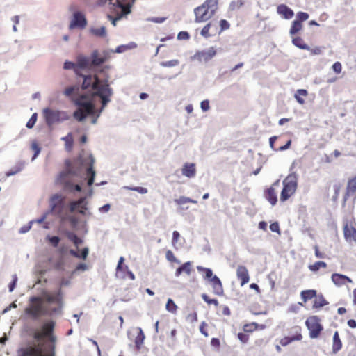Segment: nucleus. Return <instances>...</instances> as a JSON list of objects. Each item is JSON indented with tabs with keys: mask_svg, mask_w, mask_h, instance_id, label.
I'll list each match as a JSON object with an SVG mask.
<instances>
[{
	"mask_svg": "<svg viewBox=\"0 0 356 356\" xmlns=\"http://www.w3.org/2000/svg\"><path fill=\"white\" fill-rule=\"evenodd\" d=\"M81 90L76 86L67 88L63 94L78 107L73 117L83 122L87 117L96 124L106 105L111 102L113 90L108 84V76L101 81L97 74L83 75Z\"/></svg>",
	"mask_w": 356,
	"mask_h": 356,
	"instance_id": "nucleus-1",
	"label": "nucleus"
},
{
	"mask_svg": "<svg viewBox=\"0 0 356 356\" xmlns=\"http://www.w3.org/2000/svg\"><path fill=\"white\" fill-rule=\"evenodd\" d=\"M95 159L92 154H81L73 166L67 165V168L62 172L59 178L65 180L69 177H80L88 179V185L91 186L95 179V171L93 170Z\"/></svg>",
	"mask_w": 356,
	"mask_h": 356,
	"instance_id": "nucleus-2",
	"label": "nucleus"
},
{
	"mask_svg": "<svg viewBox=\"0 0 356 356\" xmlns=\"http://www.w3.org/2000/svg\"><path fill=\"white\" fill-rule=\"evenodd\" d=\"M78 65L81 70H92L105 63V59L102 57L101 53L97 50H93L90 56L79 54L77 56Z\"/></svg>",
	"mask_w": 356,
	"mask_h": 356,
	"instance_id": "nucleus-3",
	"label": "nucleus"
},
{
	"mask_svg": "<svg viewBox=\"0 0 356 356\" xmlns=\"http://www.w3.org/2000/svg\"><path fill=\"white\" fill-rule=\"evenodd\" d=\"M298 175L296 172L289 174L282 181L283 188L280 193V201L284 202L291 197L298 188Z\"/></svg>",
	"mask_w": 356,
	"mask_h": 356,
	"instance_id": "nucleus-4",
	"label": "nucleus"
},
{
	"mask_svg": "<svg viewBox=\"0 0 356 356\" xmlns=\"http://www.w3.org/2000/svg\"><path fill=\"white\" fill-rule=\"evenodd\" d=\"M218 9V1H204L194 10L195 22L200 23L209 20Z\"/></svg>",
	"mask_w": 356,
	"mask_h": 356,
	"instance_id": "nucleus-5",
	"label": "nucleus"
},
{
	"mask_svg": "<svg viewBox=\"0 0 356 356\" xmlns=\"http://www.w3.org/2000/svg\"><path fill=\"white\" fill-rule=\"evenodd\" d=\"M24 312L33 319H38L42 315L49 314V309L43 306L42 299L38 297L30 298V304Z\"/></svg>",
	"mask_w": 356,
	"mask_h": 356,
	"instance_id": "nucleus-6",
	"label": "nucleus"
},
{
	"mask_svg": "<svg viewBox=\"0 0 356 356\" xmlns=\"http://www.w3.org/2000/svg\"><path fill=\"white\" fill-rule=\"evenodd\" d=\"M123 2L124 1H115L113 3H111L110 9L116 16L112 17L111 15H108V17L111 21V24L113 26H116L118 21L131 13L132 4L129 3L124 4Z\"/></svg>",
	"mask_w": 356,
	"mask_h": 356,
	"instance_id": "nucleus-7",
	"label": "nucleus"
},
{
	"mask_svg": "<svg viewBox=\"0 0 356 356\" xmlns=\"http://www.w3.org/2000/svg\"><path fill=\"white\" fill-rule=\"evenodd\" d=\"M42 115L48 126H51L67 119V115L65 112L50 108H44Z\"/></svg>",
	"mask_w": 356,
	"mask_h": 356,
	"instance_id": "nucleus-8",
	"label": "nucleus"
},
{
	"mask_svg": "<svg viewBox=\"0 0 356 356\" xmlns=\"http://www.w3.org/2000/svg\"><path fill=\"white\" fill-rule=\"evenodd\" d=\"M42 299L49 305H56V307H54L51 309V311H49V314L60 313L63 307L62 294L60 290L55 293L43 292Z\"/></svg>",
	"mask_w": 356,
	"mask_h": 356,
	"instance_id": "nucleus-9",
	"label": "nucleus"
},
{
	"mask_svg": "<svg viewBox=\"0 0 356 356\" xmlns=\"http://www.w3.org/2000/svg\"><path fill=\"white\" fill-rule=\"evenodd\" d=\"M216 54V47H210L208 49L196 51L190 58L191 60H197L200 63L205 64L211 60Z\"/></svg>",
	"mask_w": 356,
	"mask_h": 356,
	"instance_id": "nucleus-10",
	"label": "nucleus"
},
{
	"mask_svg": "<svg viewBox=\"0 0 356 356\" xmlns=\"http://www.w3.org/2000/svg\"><path fill=\"white\" fill-rule=\"evenodd\" d=\"M49 349V353H44L40 346H29L22 349L19 356H55V346H50Z\"/></svg>",
	"mask_w": 356,
	"mask_h": 356,
	"instance_id": "nucleus-11",
	"label": "nucleus"
},
{
	"mask_svg": "<svg viewBox=\"0 0 356 356\" xmlns=\"http://www.w3.org/2000/svg\"><path fill=\"white\" fill-rule=\"evenodd\" d=\"M305 325L309 330V337L312 339L317 338L322 330V327L319 323L318 318L315 316H311L307 318Z\"/></svg>",
	"mask_w": 356,
	"mask_h": 356,
	"instance_id": "nucleus-12",
	"label": "nucleus"
},
{
	"mask_svg": "<svg viewBox=\"0 0 356 356\" xmlns=\"http://www.w3.org/2000/svg\"><path fill=\"white\" fill-rule=\"evenodd\" d=\"M86 24L87 21L84 14L79 10H75L73 13L72 17L69 25V29L70 30L77 27L83 29Z\"/></svg>",
	"mask_w": 356,
	"mask_h": 356,
	"instance_id": "nucleus-13",
	"label": "nucleus"
},
{
	"mask_svg": "<svg viewBox=\"0 0 356 356\" xmlns=\"http://www.w3.org/2000/svg\"><path fill=\"white\" fill-rule=\"evenodd\" d=\"M343 235L345 240L349 243L356 242V229L352 224L346 222L343 225Z\"/></svg>",
	"mask_w": 356,
	"mask_h": 356,
	"instance_id": "nucleus-14",
	"label": "nucleus"
},
{
	"mask_svg": "<svg viewBox=\"0 0 356 356\" xmlns=\"http://www.w3.org/2000/svg\"><path fill=\"white\" fill-rule=\"evenodd\" d=\"M279 180L275 181L270 188H268L265 193V197L270 202L272 206H275L277 203V193L275 191V187L279 186Z\"/></svg>",
	"mask_w": 356,
	"mask_h": 356,
	"instance_id": "nucleus-15",
	"label": "nucleus"
},
{
	"mask_svg": "<svg viewBox=\"0 0 356 356\" xmlns=\"http://www.w3.org/2000/svg\"><path fill=\"white\" fill-rule=\"evenodd\" d=\"M236 277L241 281V286H243L250 281V275L248 268L243 265H239L236 268Z\"/></svg>",
	"mask_w": 356,
	"mask_h": 356,
	"instance_id": "nucleus-16",
	"label": "nucleus"
},
{
	"mask_svg": "<svg viewBox=\"0 0 356 356\" xmlns=\"http://www.w3.org/2000/svg\"><path fill=\"white\" fill-rule=\"evenodd\" d=\"M181 174L183 176L192 179L196 175V166L193 163H185L181 168Z\"/></svg>",
	"mask_w": 356,
	"mask_h": 356,
	"instance_id": "nucleus-17",
	"label": "nucleus"
},
{
	"mask_svg": "<svg viewBox=\"0 0 356 356\" xmlns=\"http://www.w3.org/2000/svg\"><path fill=\"white\" fill-rule=\"evenodd\" d=\"M86 197H81L78 200H74L70 202V211L71 213H74L80 208L88 209V202L86 200Z\"/></svg>",
	"mask_w": 356,
	"mask_h": 356,
	"instance_id": "nucleus-18",
	"label": "nucleus"
},
{
	"mask_svg": "<svg viewBox=\"0 0 356 356\" xmlns=\"http://www.w3.org/2000/svg\"><path fill=\"white\" fill-rule=\"evenodd\" d=\"M209 282L211 284L213 293L217 296H222L224 293L222 284L219 279V277L216 275L212 278Z\"/></svg>",
	"mask_w": 356,
	"mask_h": 356,
	"instance_id": "nucleus-19",
	"label": "nucleus"
},
{
	"mask_svg": "<svg viewBox=\"0 0 356 356\" xmlns=\"http://www.w3.org/2000/svg\"><path fill=\"white\" fill-rule=\"evenodd\" d=\"M296 330V335L293 336V337H284L283 339H282L280 341V343L281 346H286L287 345H289V343H291V342L294 341H300L302 340V334H300V328L298 327H296L295 328Z\"/></svg>",
	"mask_w": 356,
	"mask_h": 356,
	"instance_id": "nucleus-20",
	"label": "nucleus"
},
{
	"mask_svg": "<svg viewBox=\"0 0 356 356\" xmlns=\"http://www.w3.org/2000/svg\"><path fill=\"white\" fill-rule=\"evenodd\" d=\"M331 279L333 283L337 286L344 285L346 284V281H347L349 283L353 282L352 280L350 277L339 273L332 274Z\"/></svg>",
	"mask_w": 356,
	"mask_h": 356,
	"instance_id": "nucleus-21",
	"label": "nucleus"
},
{
	"mask_svg": "<svg viewBox=\"0 0 356 356\" xmlns=\"http://www.w3.org/2000/svg\"><path fill=\"white\" fill-rule=\"evenodd\" d=\"M277 13L285 19H290L293 17L294 13L288 6L284 4L279 5L277 8Z\"/></svg>",
	"mask_w": 356,
	"mask_h": 356,
	"instance_id": "nucleus-22",
	"label": "nucleus"
},
{
	"mask_svg": "<svg viewBox=\"0 0 356 356\" xmlns=\"http://www.w3.org/2000/svg\"><path fill=\"white\" fill-rule=\"evenodd\" d=\"M216 24H213L211 22L208 23L202 28L200 34L205 38H210L216 34Z\"/></svg>",
	"mask_w": 356,
	"mask_h": 356,
	"instance_id": "nucleus-23",
	"label": "nucleus"
},
{
	"mask_svg": "<svg viewBox=\"0 0 356 356\" xmlns=\"http://www.w3.org/2000/svg\"><path fill=\"white\" fill-rule=\"evenodd\" d=\"M137 47V44L134 42H131L126 44H122L116 47L115 49H111V53L122 54L129 50L134 49Z\"/></svg>",
	"mask_w": 356,
	"mask_h": 356,
	"instance_id": "nucleus-24",
	"label": "nucleus"
},
{
	"mask_svg": "<svg viewBox=\"0 0 356 356\" xmlns=\"http://www.w3.org/2000/svg\"><path fill=\"white\" fill-rule=\"evenodd\" d=\"M89 31L92 35L96 37L106 38L107 36L106 29L104 26L90 27Z\"/></svg>",
	"mask_w": 356,
	"mask_h": 356,
	"instance_id": "nucleus-25",
	"label": "nucleus"
},
{
	"mask_svg": "<svg viewBox=\"0 0 356 356\" xmlns=\"http://www.w3.org/2000/svg\"><path fill=\"white\" fill-rule=\"evenodd\" d=\"M63 204V197L60 195L55 194L54 195L50 200L49 206L51 212L55 210L57 207H60Z\"/></svg>",
	"mask_w": 356,
	"mask_h": 356,
	"instance_id": "nucleus-26",
	"label": "nucleus"
},
{
	"mask_svg": "<svg viewBox=\"0 0 356 356\" xmlns=\"http://www.w3.org/2000/svg\"><path fill=\"white\" fill-rule=\"evenodd\" d=\"M65 143V149L67 152H71L73 148L74 138L72 133H69L67 136L60 138Z\"/></svg>",
	"mask_w": 356,
	"mask_h": 356,
	"instance_id": "nucleus-27",
	"label": "nucleus"
},
{
	"mask_svg": "<svg viewBox=\"0 0 356 356\" xmlns=\"http://www.w3.org/2000/svg\"><path fill=\"white\" fill-rule=\"evenodd\" d=\"M174 202L179 206L181 207V209H188V207H184V204L186 203L197 204V202L186 196H180L179 198L175 199Z\"/></svg>",
	"mask_w": 356,
	"mask_h": 356,
	"instance_id": "nucleus-28",
	"label": "nucleus"
},
{
	"mask_svg": "<svg viewBox=\"0 0 356 356\" xmlns=\"http://www.w3.org/2000/svg\"><path fill=\"white\" fill-rule=\"evenodd\" d=\"M292 44L297 48L302 50H310V47L304 42L302 38L295 37L292 38Z\"/></svg>",
	"mask_w": 356,
	"mask_h": 356,
	"instance_id": "nucleus-29",
	"label": "nucleus"
},
{
	"mask_svg": "<svg viewBox=\"0 0 356 356\" xmlns=\"http://www.w3.org/2000/svg\"><path fill=\"white\" fill-rule=\"evenodd\" d=\"M308 95V92L305 89H298L296 90L294 98L297 101V102L301 105L305 104L304 97H307Z\"/></svg>",
	"mask_w": 356,
	"mask_h": 356,
	"instance_id": "nucleus-30",
	"label": "nucleus"
},
{
	"mask_svg": "<svg viewBox=\"0 0 356 356\" xmlns=\"http://www.w3.org/2000/svg\"><path fill=\"white\" fill-rule=\"evenodd\" d=\"M197 270L199 273H204V279L208 280L209 282L211 281L212 278L214 277L213 271L211 268L198 266H197Z\"/></svg>",
	"mask_w": 356,
	"mask_h": 356,
	"instance_id": "nucleus-31",
	"label": "nucleus"
},
{
	"mask_svg": "<svg viewBox=\"0 0 356 356\" xmlns=\"http://www.w3.org/2000/svg\"><path fill=\"white\" fill-rule=\"evenodd\" d=\"M342 343L339 338L338 332H335L333 336L332 351L334 353H337L341 349Z\"/></svg>",
	"mask_w": 356,
	"mask_h": 356,
	"instance_id": "nucleus-32",
	"label": "nucleus"
},
{
	"mask_svg": "<svg viewBox=\"0 0 356 356\" xmlns=\"http://www.w3.org/2000/svg\"><path fill=\"white\" fill-rule=\"evenodd\" d=\"M60 220H61V221H64L65 220H67L70 222V223L71 225V227L73 229H79V220L75 216L69 215V216H67L66 217H61Z\"/></svg>",
	"mask_w": 356,
	"mask_h": 356,
	"instance_id": "nucleus-33",
	"label": "nucleus"
},
{
	"mask_svg": "<svg viewBox=\"0 0 356 356\" xmlns=\"http://www.w3.org/2000/svg\"><path fill=\"white\" fill-rule=\"evenodd\" d=\"M302 29V23L298 20H294L292 22L291 26L289 30V34L294 35L298 33Z\"/></svg>",
	"mask_w": 356,
	"mask_h": 356,
	"instance_id": "nucleus-34",
	"label": "nucleus"
},
{
	"mask_svg": "<svg viewBox=\"0 0 356 356\" xmlns=\"http://www.w3.org/2000/svg\"><path fill=\"white\" fill-rule=\"evenodd\" d=\"M31 149L34 152L31 161H34L41 152V147L36 140H33L31 144Z\"/></svg>",
	"mask_w": 356,
	"mask_h": 356,
	"instance_id": "nucleus-35",
	"label": "nucleus"
},
{
	"mask_svg": "<svg viewBox=\"0 0 356 356\" xmlns=\"http://www.w3.org/2000/svg\"><path fill=\"white\" fill-rule=\"evenodd\" d=\"M316 292L315 290H305L302 291L300 293L301 298L305 302L308 300H311L316 296Z\"/></svg>",
	"mask_w": 356,
	"mask_h": 356,
	"instance_id": "nucleus-36",
	"label": "nucleus"
},
{
	"mask_svg": "<svg viewBox=\"0 0 356 356\" xmlns=\"http://www.w3.org/2000/svg\"><path fill=\"white\" fill-rule=\"evenodd\" d=\"M138 334L135 339V345L138 349H140L145 339V334L141 328H138Z\"/></svg>",
	"mask_w": 356,
	"mask_h": 356,
	"instance_id": "nucleus-37",
	"label": "nucleus"
},
{
	"mask_svg": "<svg viewBox=\"0 0 356 356\" xmlns=\"http://www.w3.org/2000/svg\"><path fill=\"white\" fill-rule=\"evenodd\" d=\"M65 188L66 190L70 191V192H80L81 191V184H74L72 183L66 181Z\"/></svg>",
	"mask_w": 356,
	"mask_h": 356,
	"instance_id": "nucleus-38",
	"label": "nucleus"
},
{
	"mask_svg": "<svg viewBox=\"0 0 356 356\" xmlns=\"http://www.w3.org/2000/svg\"><path fill=\"white\" fill-rule=\"evenodd\" d=\"M63 67L65 70H73L76 74H78L79 70L81 69L78 65L77 61L76 62V63L70 61H65L64 63Z\"/></svg>",
	"mask_w": 356,
	"mask_h": 356,
	"instance_id": "nucleus-39",
	"label": "nucleus"
},
{
	"mask_svg": "<svg viewBox=\"0 0 356 356\" xmlns=\"http://www.w3.org/2000/svg\"><path fill=\"white\" fill-rule=\"evenodd\" d=\"M328 304V302L325 300V298L322 296H318L316 298L314 302V307L320 308L323 306H325Z\"/></svg>",
	"mask_w": 356,
	"mask_h": 356,
	"instance_id": "nucleus-40",
	"label": "nucleus"
},
{
	"mask_svg": "<svg viewBox=\"0 0 356 356\" xmlns=\"http://www.w3.org/2000/svg\"><path fill=\"white\" fill-rule=\"evenodd\" d=\"M165 309L168 312L175 314L177 309V306L171 298H168L165 305Z\"/></svg>",
	"mask_w": 356,
	"mask_h": 356,
	"instance_id": "nucleus-41",
	"label": "nucleus"
},
{
	"mask_svg": "<svg viewBox=\"0 0 356 356\" xmlns=\"http://www.w3.org/2000/svg\"><path fill=\"white\" fill-rule=\"evenodd\" d=\"M123 188L126 189V190L136 191V192H138V193L143 194V195L148 193L147 188H146L145 187H142V186L131 187V186H124Z\"/></svg>",
	"mask_w": 356,
	"mask_h": 356,
	"instance_id": "nucleus-42",
	"label": "nucleus"
},
{
	"mask_svg": "<svg viewBox=\"0 0 356 356\" xmlns=\"http://www.w3.org/2000/svg\"><path fill=\"white\" fill-rule=\"evenodd\" d=\"M356 191V176L350 179L347 184V193H353Z\"/></svg>",
	"mask_w": 356,
	"mask_h": 356,
	"instance_id": "nucleus-43",
	"label": "nucleus"
},
{
	"mask_svg": "<svg viewBox=\"0 0 356 356\" xmlns=\"http://www.w3.org/2000/svg\"><path fill=\"white\" fill-rule=\"evenodd\" d=\"M327 264L324 261H317L312 265L309 266V268L311 271L316 272L318 270L321 268H325Z\"/></svg>",
	"mask_w": 356,
	"mask_h": 356,
	"instance_id": "nucleus-44",
	"label": "nucleus"
},
{
	"mask_svg": "<svg viewBox=\"0 0 356 356\" xmlns=\"http://www.w3.org/2000/svg\"><path fill=\"white\" fill-rule=\"evenodd\" d=\"M54 327V323L53 321L48 322L43 326V332L45 335H49V334H51Z\"/></svg>",
	"mask_w": 356,
	"mask_h": 356,
	"instance_id": "nucleus-45",
	"label": "nucleus"
},
{
	"mask_svg": "<svg viewBox=\"0 0 356 356\" xmlns=\"http://www.w3.org/2000/svg\"><path fill=\"white\" fill-rule=\"evenodd\" d=\"M180 238V234L177 231H174L172 232V247L177 250L178 249V242Z\"/></svg>",
	"mask_w": 356,
	"mask_h": 356,
	"instance_id": "nucleus-46",
	"label": "nucleus"
},
{
	"mask_svg": "<svg viewBox=\"0 0 356 356\" xmlns=\"http://www.w3.org/2000/svg\"><path fill=\"white\" fill-rule=\"evenodd\" d=\"M179 63V61L178 60L174 59L168 61L162 62L161 63V65L164 67H172L178 65Z\"/></svg>",
	"mask_w": 356,
	"mask_h": 356,
	"instance_id": "nucleus-47",
	"label": "nucleus"
},
{
	"mask_svg": "<svg viewBox=\"0 0 356 356\" xmlns=\"http://www.w3.org/2000/svg\"><path fill=\"white\" fill-rule=\"evenodd\" d=\"M165 258L169 261L176 262L177 264L181 263V261L175 257V256L174 255L173 252L171 250L166 251Z\"/></svg>",
	"mask_w": 356,
	"mask_h": 356,
	"instance_id": "nucleus-48",
	"label": "nucleus"
},
{
	"mask_svg": "<svg viewBox=\"0 0 356 356\" xmlns=\"http://www.w3.org/2000/svg\"><path fill=\"white\" fill-rule=\"evenodd\" d=\"M191 262L187 261V262H185L184 264H183L180 266V268L181 269V271L183 273H185L187 275H190L191 273Z\"/></svg>",
	"mask_w": 356,
	"mask_h": 356,
	"instance_id": "nucleus-49",
	"label": "nucleus"
},
{
	"mask_svg": "<svg viewBox=\"0 0 356 356\" xmlns=\"http://www.w3.org/2000/svg\"><path fill=\"white\" fill-rule=\"evenodd\" d=\"M200 108L203 112H207L210 110V102L209 99H204L200 102Z\"/></svg>",
	"mask_w": 356,
	"mask_h": 356,
	"instance_id": "nucleus-50",
	"label": "nucleus"
},
{
	"mask_svg": "<svg viewBox=\"0 0 356 356\" xmlns=\"http://www.w3.org/2000/svg\"><path fill=\"white\" fill-rule=\"evenodd\" d=\"M37 121V114L33 113L29 120L27 122L26 127L28 129H31L34 127L35 122Z\"/></svg>",
	"mask_w": 356,
	"mask_h": 356,
	"instance_id": "nucleus-51",
	"label": "nucleus"
},
{
	"mask_svg": "<svg viewBox=\"0 0 356 356\" xmlns=\"http://www.w3.org/2000/svg\"><path fill=\"white\" fill-rule=\"evenodd\" d=\"M220 29L218 31V34H220L223 31L229 29L230 25H229V23L227 20L222 19L220 21Z\"/></svg>",
	"mask_w": 356,
	"mask_h": 356,
	"instance_id": "nucleus-52",
	"label": "nucleus"
},
{
	"mask_svg": "<svg viewBox=\"0 0 356 356\" xmlns=\"http://www.w3.org/2000/svg\"><path fill=\"white\" fill-rule=\"evenodd\" d=\"M202 298L209 305L213 304L215 305L216 306L218 305V301L216 299H210L209 296L205 293H203L202 295Z\"/></svg>",
	"mask_w": 356,
	"mask_h": 356,
	"instance_id": "nucleus-53",
	"label": "nucleus"
},
{
	"mask_svg": "<svg viewBox=\"0 0 356 356\" xmlns=\"http://www.w3.org/2000/svg\"><path fill=\"white\" fill-rule=\"evenodd\" d=\"M308 18H309V15L307 13L299 12L297 13V19L296 20L300 21L301 23L302 22L307 20Z\"/></svg>",
	"mask_w": 356,
	"mask_h": 356,
	"instance_id": "nucleus-54",
	"label": "nucleus"
},
{
	"mask_svg": "<svg viewBox=\"0 0 356 356\" xmlns=\"http://www.w3.org/2000/svg\"><path fill=\"white\" fill-rule=\"evenodd\" d=\"M47 238L49 240V241L51 243V244L54 247H57L59 242H60V238L58 236H48Z\"/></svg>",
	"mask_w": 356,
	"mask_h": 356,
	"instance_id": "nucleus-55",
	"label": "nucleus"
},
{
	"mask_svg": "<svg viewBox=\"0 0 356 356\" xmlns=\"http://www.w3.org/2000/svg\"><path fill=\"white\" fill-rule=\"evenodd\" d=\"M165 17H148L146 19L147 22H151L156 24H161L165 21Z\"/></svg>",
	"mask_w": 356,
	"mask_h": 356,
	"instance_id": "nucleus-56",
	"label": "nucleus"
},
{
	"mask_svg": "<svg viewBox=\"0 0 356 356\" xmlns=\"http://www.w3.org/2000/svg\"><path fill=\"white\" fill-rule=\"evenodd\" d=\"M270 229L273 232H276L279 234H280V226H279V224L278 222H275L273 223H271L270 225Z\"/></svg>",
	"mask_w": 356,
	"mask_h": 356,
	"instance_id": "nucleus-57",
	"label": "nucleus"
},
{
	"mask_svg": "<svg viewBox=\"0 0 356 356\" xmlns=\"http://www.w3.org/2000/svg\"><path fill=\"white\" fill-rule=\"evenodd\" d=\"M50 213V211H47L45 213H44L40 218L37 219V220H31L29 222V224H33V222H37V223H42L43 222L45 219L47 218V215Z\"/></svg>",
	"mask_w": 356,
	"mask_h": 356,
	"instance_id": "nucleus-58",
	"label": "nucleus"
},
{
	"mask_svg": "<svg viewBox=\"0 0 356 356\" xmlns=\"http://www.w3.org/2000/svg\"><path fill=\"white\" fill-rule=\"evenodd\" d=\"M332 68L334 72L339 74L341 72L342 66L339 62H336L332 65Z\"/></svg>",
	"mask_w": 356,
	"mask_h": 356,
	"instance_id": "nucleus-59",
	"label": "nucleus"
},
{
	"mask_svg": "<svg viewBox=\"0 0 356 356\" xmlns=\"http://www.w3.org/2000/svg\"><path fill=\"white\" fill-rule=\"evenodd\" d=\"M88 270V266L85 264L81 263L77 265L76 267L74 273H75L77 271H86Z\"/></svg>",
	"mask_w": 356,
	"mask_h": 356,
	"instance_id": "nucleus-60",
	"label": "nucleus"
},
{
	"mask_svg": "<svg viewBox=\"0 0 356 356\" xmlns=\"http://www.w3.org/2000/svg\"><path fill=\"white\" fill-rule=\"evenodd\" d=\"M178 40H188L189 39V34L186 31H181L177 35Z\"/></svg>",
	"mask_w": 356,
	"mask_h": 356,
	"instance_id": "nucleus-61",
	"label": "nucleus"
},
{
	"mask_svg": "<svg viewBox=\"0 0 356 356\" xmlns=\"http://www.w3.org/2000/svg\"><path fill=\"white\" fill-rule=\"evenodd\" d=\"M110 209H111V204H106L99 208V211L101 213H108L110 211Z\"/></svg>",
	"mask_w": 356,
	"mask_h": 356,
	"instance_id": "nucleus-62",
	"label": "nucleus"
},
{
	"mask_svg": "<svg viewBox=\"0 0 356 356\" xmlns=\"http://www.w3.org/2000/svg\"><path fill=\"white\" fill-rule=\"evenodd\" d=\"M66 235H67V237L68 238L69 240H70L71 241L74 242V241H77V238L78 236L73 232H67L66 233Z\"/></svg>",
	"mask_w": 356,
	"mask_h": 356,
	"instance_id": "nucleus-63",
	"label": "nucleus"
},
{
	"mask_svg": "<svg viewBox=\"0 0 356 356\" xmlns=\"http://www.w3.org/2000/svg\"><path fill=\"white\" fill-rule=\"evenodd\" d=\"M54 268L56 269V270H64V263L62 260H60L58 261H57L55 265H54Z\"/></svg>",
	"mask_w": 356,
	"mask_h": 356,
	"instance_id": "nucleus-64",
	"label": "nucleus"
}]
</instances>
